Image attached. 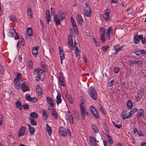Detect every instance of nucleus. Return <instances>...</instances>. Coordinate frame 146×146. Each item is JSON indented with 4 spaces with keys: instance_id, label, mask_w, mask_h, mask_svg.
Here are the masks:
<instances>
[{
    "instance_id": "60",
    "label": "nucleus",
    "mask_w": 146,
    "mask_h": 146,
    "mask_svg": "<svg viewBox=\"0 0 146 146\" xmlns=\"http://www.w3.org/2000/svg\"><path fill=\"white\" fill-rule=\"evenodd\" d=\"M136 63L137 64L138 66H141L143 64L142 62L140 61H136Z\"/></svg>"
},
{
    "instance_id": "13",
    "label": "nucleus",
    "mask_w": 146,
    "mask_h": 146,
    "mask_svg": "<svg viewBox=\"0 0 146 146\" xmlns=\"http://www.w3.org/2000/svg\"><path fill=\"white\" fill-rule=\"evenodd\" d=\"M54 19L57 25H58L60 24L61 22L58 14H54Z\"/></svg>"
},
{
    "instance_id": "33",
    "label": "nucleus",
    "mask_w": 146,
    "mask_h": 146,
    "mask_svg": "<svg viewBox=\"0 0 146 146\" xmlns=\"http://www.w3.org/2000/svg\"><path fill=\"white\" fill-rule=\"evenodd\" d=\"M137 109L136 108L132 109L130 111L128 112V113L129 114V115L128 116H130L131 115H133L134 113L137 111Z\"/></svg>"
},
{
    "instance_id": "57",
    "label": "nucleus",
    "mask_w": 146,
    "mask_h": 146,
    "mask_svg": "<svg viewBox=\"0 0 146 146\" xmlns=\"http://www.w3.org/2000/svg\"><path fill=\"white\" fill-rule=\"evenodd\" d=\"M50 16V11L49 10H47L46 11V17Z\"/></svg>"
},
{
    "instance_id": "31",
    "label": "nucleus",
    "mask_w": 146,
    "mask_h": 146,
    "mask_svg": "<svg viewBox=\"0 0 146 146\" xmlns=\"http://www.w3.org/2000/svg\"><path fill=\"white\" fill-rule=\"evenodd\" d=\"M29 119L30 120V122L31 125L34 126H36L37 125L36 122L34 118L32 117H29Z\"/></svg>"
},
{
    "instance_id": "2",
    "label": "nucleus",
    "mask_w": 146,
    "mask_h": 146,
    "mask_svg": "<svg viewBox=\"0 0 146 146\" xmlns=\"http://www.w3.org/2000/svg\"><path fill=\"white\" fill-rule=\"evenodd\" d=\"M88 92L90 97L94 100L97 99V95L95 89L93 87H91L88 90Z\"/></svg>"
},
{
    "instance_id": "1",
    "label": "nucleus",
    "mask_w": 146,
    "mask_h": 146,
    "mask_svg": "<svg viewBox=\"0 0 146 146\" xmlns=\"http://www.w3.org/2000/svg\"><path fill=\"white\" fill-rule=\"evenodd\" d=\"M33 76L36 78V80L37 81L40 80L42 82L44 80L45 75L44 73L42 70L40 68L36 69L35 70Z\"/></svg>"
},
{
    "instance_id": "26",
    "label": "nucleus",
    "mask_w": 146,
    "mask_h": 146,
    "mask_svg": "<svg viewBox=\"0 0 146 146\" xmlns=\"http://www.w3.org/2000/svg\"><path fill=\"white\" fill-rule=\"evenodd\" d=\"M46 130L49 135H51L52 133V129L48 124L46 125Z\"/></svg>"
},
{
    "instance_id": "47",
    "label": "nucleus",
    "mask_w": 146,
    "mask_h": 146,
    "mask_svg": "<svg viewBox=\"0 0 146 146\" xmlns=\"http://www.w3.org/2000/svg\"><path fill=\"white\" fill-rule=\"evenodd\" d=\"M25 98H26V100L29 101H30V100L31 98L29 94H26L25 95Z\"/></svg>"
},
{
    "instance_id": "48",
    "label": "nucleus",
    "mask_w": 146,
    "mask_h": 146,
    "mask_svg": "<svg viewBox=\"0 0 146 146\" xmlns=\"http://www.w3.org/2000/svg\"><path fill=\"white\" fill-rule=\"evenodd\" d=\"M23 107L24 109H28L29 108V105L26 104H23Z\"/></svg>"
},
{
    "instance_id": "20",
    "label": "nucleus",
    "mask_w": 146,
    "mask_h": 146,
    "mask_svg": "<svg viewBox=\"0 0 146 146\" xmlns=\"http://www.w3.org/2000/svg\"><path fill=\"white\" fill-rule=\"evenodd\" d=\"M59 84L62 86H64L65 84L64 81L63 76L62 75L60 74L59 78Z\"/></svg>"
},
{
    "instance_id": "19",
    "label": "nucleus",
    "mask_w": 146,
    "mask_h": 146,
    "mask_svg": "<svg viewBox=\"0 0 146 146\" xmlns=\"http://www.w3.org/2000/svg\"><path fill=\"white\" fill-rule=\"evenodd\" d=\"M80 111L82 117L83 119H85V115H86L88 117L89 116L88 112L86 111L85 109L81 110Z\"/></svg>"
},
{
    "instance_id": "63",
    "label": "nucleus",
    "mask_w": 146,
    "mask_h": 146,
    "mask_svg": "<svg viewBox=\"0 0 146 146\" xmlns=\"http://www.w3.org/2000/svg\"><path fill=\"white\" fill-rule=\"evenodd\" d=\"M114 71L115 73H117L119 71V68H115L114 69Z\"/></svg>"
},
{
    "instance_id": "32",
    "label": "nucleus",
    "mask_w": 146,
    "mask_h": 146,
    "mask_svg": "<svg viewBox=\"0 0 146 146\" xmlns=\"http://www.w3.org/2000/svg\"><path fill=\"white\" fill-rule=\"evenodd\" d=\"M27 32L28 36L30 38L31 37L33 36L32 30L31 28H27Z\"/></svg>"
},
{
    "instance_id": "64",
    "label": "nucleus",
    "mask_w": 146,
    "mask_h": 146,
    "mask_svg": "<svg viewBox=\"0 0 146 146\" xmlns=\"http://www.w3.org/2000/svg\"><path fill=\"white\" fill-rule=\"evenodd\" d=\"M66 97L68 100V99L71 100V98H72L70 94H68L67 93H66Z\"/></svg>"
},
{
    "instance_id": "39",
    "label": "nucleus",
    "mask_w": 146,
    "mask_h": 146,
    "mask_svg": "<svg viewBox=\"0 0 146 146\" xmlns=\"http://www.w3.org/2000/svg\"><path fill=\"white\" fill-rule=\"evenodd\" d=\"M15 104L17 108H18L19 107H22L21 103L19 100H17Z\"/></svg>"
},
{
    "instance_id": "50",
    "label": "nucleus",
    "mask_w": 146,
    "mask_h": 146,
    "mask_svg": "<svg viewBox=\"0 0 146 146\" xmlns=\"http://www.w3.org/2000/svg\"><path fill=\"white\" fill-rule=\"evenodd\" d=\"M127 14H130L132 13L133 12V10L131 8L128 9L127 10Z\"/></svg>"
},
{
    "instance_id": "36",
    "label": "nucleus",
    "mask_w": 146,
    "mask_h": 146,
    "mask_svg": "<svg viewBox=\"0 0 146 146\" xmlns=\"http://www.w3.org/2000/svg\"><path fill=\"white\" fill-rule=\"evenodd\" d=\"M9 19L11 21H13L15 22L16 21V17L14 15H11L9 17Z\"/></svg>"
},
{
    "instance_id": "8",
    "label": "nucleus",
    "mask_w": 146,
    "mask_h": 146,
    "mask_svg": "<svg viewBox=\"0 0 146 146\" xmlns=\"http://www.w3.org/2000/svg\"><path fill=\"white\" fill-rule=\"evenodd\" d=\"M68 44L70 48L73 50L74 48L73 43L72 37L70 35H69L68 37Z\"/></svg>"
},
{
    "instance_id": "61",
    "label": "nucleus",
    "mask_w": 146,
    "mask_h": 146,
    "mask_svg": "<svg viewBox=\"0 0 146 146\" xmlns=\"http://www.w3.org/2000/svg\"><path fill=\"white\" fill-rule=\"evenodd\" d=\"M16 76H17L15 78L19 79L21 76H22V74L20 73H17V74L16 75Z\"/></svg>"
},
{
    "instance_id": "3",
    "label": "nucleus",
    "mask_w": 146,
    "mask_h": 146,
    "mask_svg": "<svg viewBox=\"0 0 146 146\" xmlns=\"http://www.w3.org/2000/svg\"><path fill=\"white\" fill-rule=\"evenodd\" d=\"M85 5L86 6L84 8V13L86 16L90 17L91 13V9L88 3H85Z\"/></svg>"
},
{
    "instance_id": "59",
    "label": "nucleus",
    "mask_w": 146,
    "mask_h": 146,
    "mask_svg": "<svg viewBox=\"0 0 146 146\" xmlns=\"http://www.w3.org/2000/svg\"><path fill=\"white\" fill-rule=\"evenodd\" d=\"M14 83L17 84L20 83L19 79L17 78H15L13 81Z\"/></svg>"
},
{
    "instance_id": "17",
    "label": "nucleus",
    "mask_w": 146,
    "mask_h": 146,
    "mask_svg": "<svg viewBox=\"0 0 146 146\" xmlns=\"http://www.w3.org/2000/svg\"><path fill=\"white\" fill-rule=\"evenodd\" d=\"M143 92L140 91L137 93L135 96L136 101L138 102L141 98Z\"/></svg>"
},
{
    "instance_id": "34",
    "label": "nucleus",
    "mask_w": 146,
    "mask_h": 146,
    "mask_svg": "<svg viewBox=\"0 0 146 146\" xmlns=\"http://www.w3.org/2000/svg\"><path fill=\"white\" fill-rule=\"evenodd\" d=\"M141 37V40L142 44H144L146 43V38L145 37H143V35H140Z\"/></svg>"
},
{
    "instance_id": "38",
    "label": "nucleus",
    "mask_w": 146,
    "mask_h": 146,
    "mask_svg": "<svg viewBox=\"0 0 146 146\" xmlns=\"http://www.w3.org/2000/svg\"><path fill=\"white\" fill-rule=\"evenodd\" d=\"M105 34L102 33L100 35V39L102 42H104L105 41Z\"/></svg>"
},
{
    "instance_id": "12",
    "label": "nucleus",
    "mask_w": 146,
    "mask_h": 146,
    "mask_svg": "<svg viewBox=\"0 0 146 146\" xmlns=\"http://www.w3.org/2000/svg\"><path fill=\"white\" fill-rule=\"evenodd\" d=\"M106 11H107V12H105V13L104 18L106 21H108L110 18V9H106Z\"/></svg>"
},
{
    "instance_id": "10",
    "label": "nucleus",
    "mask_w": 146,
    "mask_h": 146,
    "mask_svg": "<svg viewBox=\"0 0 146 146\" xmlns=\"http://www.w3.org/2000/svg\"><path fill=\"white\" fill-rule=\"evenodd\" d=\"M76 19L80 24L81 25H82L84 22V20L82 17L79 14H77L76 16Z\"/></svg>"
},
{
    "instance_id": "52",
    "label": "nucleus",
    "mask_w": 146,
    "mask_h": 146,
    "mask_svg": "<svg viewBox=\"0 0 146 146\" xmlns=\"http://www.w3.org/2000/svg\"><path fill=\"white\" fill-rule=\"evenodd\" d=\"M60 17L61 19V20H62V19H64L65 15L64 14V13H63L62 14H61L60 15Z\"/></svg>"
},
{
    "instance_id": "58",
    "label": "nucleus",
    "mask_w": 146,
    "mask_h": 146,
    "mask_svg": "<svg viewBox=\"0 0 146 146\" xmlns=\"http://www.w3.org/2000/svg\"><path fill=\"white\" fill-rule=\"evenodd\" d=\"M129 64L130 66L132 65H134L136 63V61L135 60H129Z\"/></svg>"
},
{
    "instance_id": "6",
    "label": "nucleus",
    "mask_w": 146,
    "mask_h": 146,
    "mask_svg": "<svg viewBox=\"0 0 146 146\" xmlns=\"http://www.w3.org/2000/svg\"><path fill=\"white\" fill-rule=\"evenodd\" d=\"M66 119L70 122L71 124H73V117L72 116V114L68 113H66Z\"/></svg>"
},
{
    "instance_id": "45",
    "label": "nucleus",
    "mask_w": 146,
    "mask_h": 146,
    "mask_svg": "<svg viewBox=\"0 0 146 146\" xmlns=\"http://www.w3.org/2000/svg\"><path fill=\"white\" fill-rule=\"evenodd\" d=\"M12 32H10L8 33V35L9 37H13L14 35L13 33H15V32H13V31L12 30Z\"/></svg>"
},
{
    "instance_id": "24",
    "label": "nucleus",
    "mask_w": 146,
    "mask_h": 146,
    "mask_svg": "<svg viewBox=\"0 0 146 146\" xmlns=\"http://www.w3.org/2000/svg\"><path fill=\"white\" fill-rule=\"evenodd\" d=\"M122 47H120L119 45L117 44L115 45L114 46V48L115 50H116V52L115 53H114V54H117V52L119 51V50H121V48H122Z\"/></svg>"
},
{
    "instance_id": "49",
    "label": "nucleus",
    "mask_w": 146,
    "mask_h": 146,
    "mask_svg": "<svg viewBox=\"0 0 146 146\" xmlns=\"http://www.w3.org/2000/svg\"><path fill=\"white\" fill-rule=\"evenodd\" d=\"M12 30L13 31V32H15V33L16 34V36L15 37V39H19V37L18 36V35L17 33H16V32L15 29H13Z\"/></svg>"
},
{
    "instance_id": "29",
    "label": "nucleus",
    "mask_w": 146,
    "mask_h": 146,
    "mask_svg": "<svg viewBox=\"0 0 146 146\" xmlns=\"http://www.w3.org/2000/svg\"><path fill=\"white\" fill-rule=\"evenodd\" d=\"M27 125L28 126L30 132L31 133L33 134L35 131V128L33 127H31L29 124H28Z\"/></svg>"
},
{
    "instance_id": "28",
    "label": "nucleus",
    "mask_w": 146,
    "mask_h": 146,
    "mask_svg": "<svg viewBox=\"0 0 146 146\" xmlns=\"http://www.w3.org/2000/svg\"><path fill=\"white\" fill-rule=\"evenodd\" d=\"M30 117H32L34 119V118L36 119L38 117V114L35 112H31L30 114Z\"/></svg>"
},
{
    "instance_id": "40",
    "label": "nucleus",
    "mask_w": 146,
    "mask_h": 146,
    "mask_svg": "<svg viewBox=\"0 0 146 146\" xmlns=\"http://www.w3.org/2000/svg\"><path fill=\"white\" fill-rule=\"evenodd\" d=\"M112 123L113 124L114 126L115 127H117V128L118 129H120L122 127L121 125L120 124L118 125L117 123L113 121H112Z\"/></svg>"
},
{
    "instance_id": "37",
    "label": "nucleus",
    "mask_w": 146,
    "mask_h": 146,
    "mask_svg": "<svg viewBox=\"0 0 146 146\" xmlns=\"http://www.w3.org/2000/svg\"><path fill=\"white\" fill-rule=\"evenodd\" d=\"M92 127L93 129L94 132L97 133L99 132V131L95 125L93 124L92 125Z\"/></svg>"
},
{
    "instance_id": "4",
    "label": "nucleus",
    "mask_w": 146,
    "mask_h": 146,
    "mask_svg": "<svg viewBox=\"0 0 146 146\" xmlns=\"http://www.w3.org/2000/svg\"><path fill=\"white\" fill-rule=\"evenodd\" d=\"M90 112L93 114V116L96 118L98 119L99 117L97 111L96 109L93 106H91L90 108Z\"/></svg>"
},
{
    "instance_id": "23",
    "label": "nucleus",
    "mask_w": 146,
    "mask_h": 146,
    "mask_svg": "<svg viewBox=\"0 0 146 146\" xmlns=\"http://www.w3.org/2000/svg\"><path fill=\"white\" fill-rule=\"evenodd\" d=\"M61 95L59 92H58V94L56 97V103L58 104L61 103L62 102V100L61 98Z\"/></svg>"
},
{
    "instance_id": "44",
    "label": "nucleus",
    "mask_w": 146,
    "mask_h": 146,
    "mask_svg": "<svg viewBox=\"0 0 146 146\" xmlns=\"http://www.w3.org/2000/svg\"><path fill=\"white\" fill-rule=\"evenodd\" d=\"M109 47V46H103L102 48V50L104 52H106Z\"/></svg>"
},
{
    "instance_id": "9",
    "label": "nucleus",
    "mask_w": 146,
    "mask_h": 146,
    "mask_svg": "<svg viewBox=\"0 0 146 146\" xmlns=\"http://www.w3.org/2000/svg\"><path fill=\"white\" fill-rule=\"evenodd\" d=\"M133 39L134 42L136 44H138L140 42L141 39L140 35H139L137 34H135L134 36Z\"/></svg>"
},
{
    "instance_id": "35",
    "label": "nucleus",
    "mask_w": 146,
    "mask_h": 146,
    "mask_svg": "<svg viewBox=\"0 0 146 146\" xmlns=\"http://www.w3.org/2000/svg\"><path fill=\"white\" fill-rule=\"evenodd\" d=\"M138 116L139 117H141L143 115L144 111L142 109H140L138 111Z\"/></svg>"
},
{
    "instance_id": "25",
    "label": "nucleus",
    "mask_w": 146,
    "mask_h": 146,
    "mask_svg": "<svg viewBox=\"0 0 146 146\" xmlns=\"http://www.w3.org/2000/svg\"><path fill=\"white\" fill-rule=\"evenodd\" d=\"M133 102L131 100H128L126 102V105L127 108L128 109H130L133 106Z\"/></svg>"
},
{
    "instance_id": "21",
    "label": "nucleus",
    "mask_w": 146,
    "mask_h": 146,
    "mask_svg": "<svg viewBox=\"0 0 146 146\" xmlns=\"http://www.w3.org/2000/svg\"><path fill=\"white\" fill-rule=\"evenodd\" d=\"M36 91L38 96H41L42 94V92L40 86L38 85L36 86Z\"/></svg>"
},
{
    "instance_id": "56",
    "label": "nucleus",
    "mask_w": 146,
    "mask_h": 146,
    "mask_svg": "<svg viewBox=\"0 0 146 146\" xmlns=\"http://www.w3.org/2000/svg\"><path fill=\"white\" fill-rule=\"evenodd\" d=\"M46 20H47V23L48 24H49V22H50L51 20V18L50 17H50H46Z\"/></svg>"
},
{
    "instance_id": "55",
    "label": "nucleus",
    "mask_w": 146,
    "mask_h": 146,
    "mask_svg": "<svg viewBox=\"0 0 146 146\" xmlns=\"http://www.w3.org/2000/svg\"><path fill=\"white\" fill-rule=\"evenodd\" d=\"M93 40L94 42L96 45V46H100V43L99 42L96 41L95 38H93Z\"/></svg>"
},
{
    "instance_id": "62",
    "label": "nucleus",
    "mask_w": 146,
    "mask_h": 146,
    "mask_svg": "<svg viewBox=\"0 0 146 146\" xmlns=\"http://www.w3.org/2000/svg\"><path fill=\"white\" fill-rule=\"evenodd\" d=\"M14 85L16 88L17 89H19L20 88V83L14 84Z\"/></svg>"
},
{
    "instance_id": "43",
    "label": "nucleus",
    "mask_w": 146,
    "mask_h": 146,
    "mask_svg": "<svg viewBox=\"0 0 146 146\" xmlns=\"http://www.w3.org/2000/svg\"><path fill=\"white\" fill-rule=\"evenodd\" d=\"M135 53L136 54V55L138 56H141V55H142V51H141V50H137L135 51Z\"/></svg>"
},
{
    "instance_id": "14",
    "label": "nucleus",
    "mask_w": 146,
    "mask_h": 146,
    "mask_svg": "<svg viewBox=\"0 0 146 146\" xmlns=\"http://www.w3.org/2000/svg\"><path fill=\"white\" fill-rule=\"evenodd\" d=\"M59 50V54H60V59L63 60L65 58V55L64 53L63 50L62 48L58 47Z\"/></svg>"
},
{
    "instance_id": "18",
    "label": "nucleus",
    "mask_w": 146,
    "mask_h": 146,
    "mask_svg": "<svg viewBox=\"0 0 146 146\" xmlns=\"http://www.w3.org/2000/svg\"><path fill=\"white\" fill-rule=\"evenodd\" d=\"M48 110H50V113L54 117L55 119H57V113L55 110L53 108L49 110V109H48Z\"/></svg>"
},
{
    "instance_id": "53",
    "label": "nucleus",
    "mask_w": 146,
    "mask_h": 146,
    "mask_svg": "<svg viewBox=\"0 0 146 146\" xmlns=\"http://www.w3.org/2000/svg\"><path fill=\"white\" fill-rule=\"evenodd\" d=\"M74 31V32L75 33V34L77 35H78V29L77 27L76 28L75 27L73 28Z\"/></svg>"
},
{
    "instance_id": "51",
    "label": "nucleus",
    "mask_w": 146,
    "mask_h": 146,
    "mask_svg": "<svg viewBox=\"0 0 146 146\" xmlns=\"http://www.w3.org/2000/svg\"><path fill=\"white\" fill-rule=\"evenodd\" d=\"M37 100L38 99H37L35 98H31L30 101L32 102H36Z\"/></svg>"
},
{
    "instance_id": "16",
    "label": "nucleus",
    "mask_w": 146,
    "mask_h": 146,
    "mask_svg": "<svg viewBox=\"0 0 146 146\" xmlns=\"http://www.w3.org/2000/svg\"><path fill=\"white\" fill-rule=\"evenodd\" d=\"M39 47L38 46L34 47L33 48L32 54L34 56H36L38 54V49Z\"/></svg>"
},
{
    "instance_id": "30",
    "label": "nucleus",
    "mask_w": 146,
    "mask_h": 146,
    "mask_svg": "<svg viewBox=\"0 0 146 146\" xmlns=\"http://www.w3.org/2000/svg\"><path fill=\"white\" fill-rule=\"evenodd\" d=\"M42 113L43 119L44 120H46L48 116L46 111L44 110H42Z\"/></svg>"
},
{
    "instance_id": "46",
    "label": "nucleus",
    "mask_w": 146,
    "mask_h": 146,
    "mask_svg": "<svg viewBox=\"0 0 146 146\" xmlns=\"http://www.w3.org/2000/svg\"><path fill=\"white\" fill-rule=\"evenodd\" d=\"M100 31L102 33L105 34L106 33V29L104 27H102L100 28Z\"/></svg>"
},
{
    "instance_id": "7",
    "label": "nucleus",
    "mask_w": 146,
    "mask_h": 146,
    "mask_svg": "<svg viewBox=\"0 0 146 146\" xmlns=\"http://www.w3.org/2000/svg\"><path fill=\"white\" fill-rule=\"evenodd\" d=\"M26 128L25 127L22 126L19 130L18 132V136L21 137L24 135L25 131Z\"/></svg>"
},
{
    "instance_id": "42",
    "label": "nucleus",
    "mask_w": 146,
    "mask_h": 146,
    "mask_svg": "<svg viewBox=\"0 0 146 146\" xmlns=\"http://www.w3.org/2000/svg\"><path fill=\"white\" fill-rule=\"evenodd\" d=\"M28 66L30 69H31L33 67V62L32 61L30 60L28 63Z\"/></svg>"
},
{
    "instance_id": "27",
    "label": "nucleus",
    "mask_w": 146,
    "mask_h": 146,
    "mask_svg": "<svg viewBox=\"0 0 146 146\" xmlns=\"http://www.w3.org/2000/svg\"><path fill=\"white\" fill-rule=\"evenodd\" d=\"M121 116L123 119H124L126 118H128L129 117H128L127 115V112L126 111H124L122 112L121 113Z\"/></svg>"
},
{
    "instance_id": "54",
    "label": "nucleus",
    "mask_w": 146,
    "mask_h": 146,
    "mask_svg": "<svg viewBox=\"0 0 146 146\" xmlns=\"http://www.w3.org/2000/svg\"><path fill=\"white\" fill-rule=\"evenodd\" d=\"M114 80H112L111 81L109 82L108 83V86H109L111 87L113 83L114 82Z\"/></svg>"
},
{
    "instance_id": "5",
    "label": "nucleus",
    "mask_w": 146,
    "mask_h": 146,
    "mask_svg": "<svg viewBox=\"0 0 146 146\" xmlns=\"http://www.w3.org/2000/svg\"><path fill=\"white\" fill-rule=\"evenodd\" d=\"M112 29L111 27L107 29L106 36L108 39L110 40L111 37L112 36Z\"/></svg>"
},
{
    "instance_id": "15",
    "label": "nucleus",
    "mask_w": 146,
    "mask_h": 146,
    "mask_svg": "<svg viewBox=\"0 0 146 146\" xmlns=\"http://www.w3.org/2000/svg\"><path fill=\"white\" fill-rule=\"evenodd\" d=\"M89 140H90V143L91 146H96V140L95 137H94L92 136H90V137Z\"/></svg>"
},
{
    "instance_id": "11",
    "label": "nucleus",
    "mask_w": 146,
    "mask_h": 146,
    "mask_svg": "<svg viewBox=\"0 0 146 146\" xmlns=\"http://www.w3.org/2000/svg\"><path fill=\"white\" fill-rule=\"evenodd\" d=\"M59 134L62 136H65L67 134V132L63 127H60L59 129Z\"/></svg>"
},
{
    "instance_id": "41",
    "label": "nucleus",
    "mask_w": 146,
    "mask_h": 146,
    "mask_svg": "<svg viewBox=\"0 0 146 146\" xmlns=\"http://www.w3.org/2000/svg\"><path fill=\"white\" fill-rule=\"evenodd\" d=\"M27 83L26 82H23L21 85V89H23L25 87L27 86Z\"/></svg>"
},
{
    "instance_id": "22",
    "label": "nucleus",
    "mask_w": 146,
    "mask_h": 146,
    "mask_svg": "<svg viewBox=\"0 0 146 146\" xmlns=\"http://www.w3.org/2000/svg\"><path fill=\"white\" fill-rule=\"evenodd\" d=\"M47 101L51 107H53L54 106V102L52 99L49 97H47L46 98Z\"/></svg>"
}]
</instances>
